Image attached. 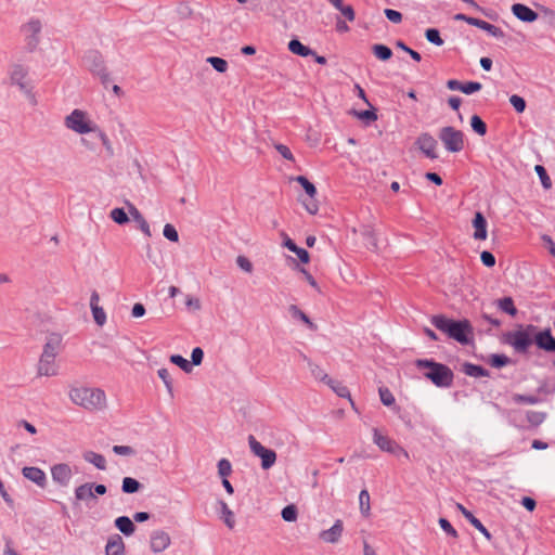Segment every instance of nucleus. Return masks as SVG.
<instances>
[{"label": "nucleus", "instance_id": "obj_13", "mask_svg": "<svg viewBox=\"0 0 555 555\" xmlns=\"http://www.w3.org/2000/svg\"><path fill=\"white\" fill-rule=\"evenodd\" d=\"M416 145L428 158L436 159L438 157L436 153L437 141L430 133L424 132L420 134Z\"/></svg>", "mask_w": 555, "mask_h": 555}, {"label": "nucleus", "instance_id": "obj_50", "mask_svg": "<svg viewBox=\"0 0 555 555\" xmlns=\"http://www.w3.org/2000/svg\"><path fill=\"white\" fill-rule=\"evenodd\" d=\"M297 507L293 504L285 506L282 512L281 516L285 521L292 522L297 519Z\"/></svg>", "mask_w": 555, "mask_h": 555}, {"label": "nucleus", "instance_id": "obj_30", "mask_svg": "<svg viewBox=\"0 0 555 555\" xmlns=\"http://www.w3.org/2000/svg\"><path fill=\"white\" fill-rule=\"evenodd\" d=\"M82 457L86 462L93 464L98 469L104 470L106 468V460L100 453L86 451Z\"/></svg>", "mask_w": 555, "mask_h": 555}, {"label": "nucleus", "instance_id": "obj_43", "mask_svg": "<svg viewBox=\"0 0 555 555\" xmlns=\"http://www.w3.org/2000/svg\"><path fill=\"white\" fill-rule=\"evenodd\" d=\"M326 384L333 389V391L338 397H341V398H349L350 397L349 389L345 385H343L341 383L331 378V379H328V382Z\"/></svg>", "mask_w": 555, "mask_h": 555}, {"label": "nucleus", "instance_id": "obj_15", "mask_svg": "<svg viewBox=\"0 0 555 555\" xmlns=\"http://www.w3.org/2000/svg\"><path fill=\"white\" fill-rule=\"evenodd\" d=\"M75 500L76 502H82L86 505H91V503H95L98 501V496L93 491V482H86L78 486L75 489Z\"/></svg>", "mask_w": 555, "mask_h": 555}, {"label": "nucleus", "instance_id": "obj_57", "mask_svg": "<svg viewBox=\"0 0 555 555\" xmlns=\"http://www.w3.org/2000/svg\"><path fill=\"white\" fill-rule=\"evenodd\" d=\"M163 234L170 242H178L179 241L178 231L170 223L165 224L164 230H163Z\"/></svg>", "mask_w": 555, "mask_h": 555}, {"label": "nucleus", "instance_id": "obj_33", "mask_svg": "<svg viewBox=\"0 0 555 555\" xmlns=\"http://www.w3.org/2000/svg\"><path fill=\"white\" fill-rule=\"evenodd\" d=\"M288 311L292 318L302 321L311 331H317V325L310 320V318L300 310L296 305H291Z\"/></svg>", "mask_w": 555, "mask_h": 555}, {"label": "nucleus", "instance_id": "obj_3", "mask_svg": "<svg viewBox=\"0 0 555 555\" xmlns=\"http://www.w3.org/2000/svg\"><path fill=\"white\" fill-rule=\"evenodd\" d=\"M415 365L420 370L426 369L424 376L437 387H450L453 383L452 370L442 363L429 359H418L415 361Z\"/></svg>", "mask_w": 555, "mask_h": 555}, {"label": "nucleus", "instance_id": "obj_7", "mask_svg": "<svg viewBox=\"0 0 555 555\" xmlns=\"http://www.w3.org/2000/svg\"><path fill=\"white\" fill-rule=\"evenodd\" d=\"M83 62L90 72H92L101 78L104 85H106L109 81V75L106 70L103 56L99 51H88L83 57Z\"/></svg>", "mask_w": 555, "mask_h": 555}, {"label": "nucleus", "instance_id": "obj_26", "mask_svg": "<svg viewBox=\"0 0 555 555\" xmlns=\"http://www.w3.org/2000/svg\"><path fill=\"white\" fill-rule=\"evenodd\" d=\"M473 227L475 228L474 238L482 241L487 238V220L485 216L477 211L473 219Z\"/></svg>", "mask_w": 555, "mask_h": 555}, {"label": "nucleus", "instance_id": "obj_23", "mask_svg": "<svg viewBox=\"0 0 555 555\" xmlns=\"http://www.w3.org/2000/svg\"><path fill=\"white\" fill-rule=\"evenodd\" d=\"M105 554L106 555H126L125 554V542L119 534L114 533L108 537L107 543L105 545Z\"/></svg>", "mask_w": 555, "mask_h": 555}, {"label": "nucleus", "instance_id": "obj_16", "mask_svg": "<svg viewBox=\"0 0 555 555\" xmlns=\"http://www.w3.org/2000/svg\"><path fill=\"white\" fill-rule=\"evenodd\" d=\"M170 542L169 534L164 530H155L151 534L150 545L154 553L165 551L170 545Z\"/></svg>", "mask_w": 555, "mask_h": 555}, {"label": "nucleus", "instance_id": "obj_54", "mask_svg": "<svg viewBox=\"0 0 555 555\" xmlns=\"http://www.w3.org/2000/svg\"><path fill=\"white\" fill-rule=\"evenodd\" d=\"M353 115L366 122H372L377 119V114L374 109H366L361 112L353 111Z\"/></svg>", "mask_w": 555, "mask_h": 555}, {"label": "nucleus", "instance_id": "obj_49", "mask_svg": "<svg viewBox=\"0 0 555 555\" xmlns=\"http://www.w3.org/2000/svg\"><path fill=\"white\" fill-rule=\"evenodd\" d=\"M170 362L178 365L185 373H190L192 371V364L180 354H172L170 357Z\"/></svg>", "mask_w": 555, "mask_h": 555}, {"label": "nucleus", "instance_id": "obj_21", "mask_svg": "<svg viewBox=\"0 0 555 555\" xmlns=\"http://www.w3.org/2000/svg\"><path fill=\"white\" fill-rule=\"evenodd\" d=\"M62 345V336L60 334H51L48 336L46 344L43 345L42 356H50L55 358L60 353Z\"/></svg>", "mask_w": 555, "mask_h": 555}, {"label": "nucleus", "instance_id": "obj_35", "mask_svg": "<svg viewBox=\"0 0 555 555\" xmlns=\"http://www.w3.org/2000/svg\"><path fill=\"white\" fill-rule=\"evenodd\" d=\"M496 305L500 310L512 317H515L517 314V309L514 305V300L512 297H503L496 300Z\"/></svg>", "mask_w": 555, "mask_h": 555}, {"label": "nucleus", "instance_id": "obj_61", "mask_svg": "<svg viewBox=\"0 0 555 555\" xmlns=\"http://www.w3.org/2000/svg\"><path fill=\"white\" fill-rule=\"evenodd\" d=\"M203 358H204L203 349L199 347L194 348L191 353V361H192L191 364L199 365L203 362Z\"/></svg>", "mask_w": 555, "mask_h": 555}, {"label": "nucleus", "instance_id": "obj_41", "mask_svg": "<svg viewBox=\"0 0 555 555\" xmlns=\"http://www.w3.org/2000/svg\"><path fill=\"white\" fill-rule=\"evenodd\" d=\"M157 375L164 382L169 396L173 397V382L169 371L165 367H162L157 371Z\"/></svg>", "mask_w": 555, "mask_h": 555}, {"label": "nucleus", "instance_id": "obj_44", "mask_svg": "<svg viewBox=\"0 0 555 555\" xmlns=\"http://www.w3.org/2000/svg\"><path fill=\"white\" fill-rule=\"evenodd\" d=\"M470 127L479 135L487 133V125L478 115H474L470 118Z\"/></svg>", "mask_w": 555, "mask_h": 555}, {"label": "nucleus", "instance_id": "obj_28", "mask_svg": "<svg viewBox=\"0 0 555 555\" xmlns=\"http://www.w3.org/2000/svg\"><path fill=\"white\" fill-rule=\"evenodd\" d=\"M115 527L125 535L129 537L134 533L135 525L128 516H119L114 521Z\"/></svg>", "mask_w": 555, "mask_h": 555}, {"label": "nucleus", "instance_id": "obj_55", "mask_svg": "<svg viewBox=\"0 0 555 555\" xmlns=\"http://www.w3.org/2000/svg\"><path fill=\"white\" fill-rule=\"evenodd\" d=\"M535 171L541 180V183L543 185V188L545 189H550L551 185H552V182H551V179L545 170V168L541 165H537L535 166Z\"/></svg>", "mask_w": 555, "mask_h": 555}, {"label": "nucleus", "instance_id": "obj_31", "mask_svg": "<svg viewBox=\"0 0 555 555\" xmlns=\"http://www.w3.org/2000/svg\"><path fill=\"white\" fill-rule=\"evenodd\" d=\"M288 49L292 53L300 55V56L315 55V52L313 50H311L309 47L302 44L297 39H292L288 42Z\"/></svg>", "mask_w": 555, "mask_h": 555}, {"label": "nucleus", "instance_id": "obj_8", "mask_svg": "<svg viewBox=\"0 0 555 555\" xmlns=\"http://www.w3.org/2000/svg\"><path fill=\"white\" fill-rule=\"evenodd\" d=\"M250 451L261 459V467L263 469L271 468L276 461V453L272 449L263 447L253 435L248 437Z\"/></svg>", "mask_w": 555, "mask_h": 555}, {"label": "nucleus", "instance_id": "obj_20", "mask_svg": "<svg viewBox=\"0 0 555 555\" xmlns=\"http://www.w3.org/2000/svg\"><path fill=\"white\" fill-rule=\"evenodd\" d=\"M534 343L540 349L547 352H555V337L552 336L550 330H543L534 334Z\"/></svg>", "mask_w": 555, "mask_h": 555}, {"label": "nucleus", "instance_id": "obj_18", "mask_svg": "<svg viewBox=\"0 0 555 555\" xmlns=\"http://www.w3.org/2000/svg\"><path fill=\"white\" fill-rule=\"evenodd\" d=\"M512 13L521 22L532 23L538 20L539 15L535 11L522 3L512 5Z\"/></svg>", "mask_w": 555, "mask_h": 555}, {"label": "nucleus", "instance_id": "obj_32", "mask_svg": "<svg viewBox=\"0 0 555 555\" xmlns=\"http://www.w3.org/2000/svg\"><path fill=\"white\" fill-rule=\"evenodd\" d=\"M462 371L466 375L472 376V377H485V376L490 375L489 371L486 370L483 366L477 365L474 363H469V362H466L463 364Z\"/></svg>", "mask_w": 555, "mask_h": 555}, {"label": "nucleus", "instance_id": "obj_58", "mask_svg": "<svg viewBox=\"0 0 555 555\" xmlns=\"http://www.w3.org/2000/svg\"><path fill=\"white\" fill-rule=\"evenodd\" d=\"M439 525L441 529L448 534L453 538H457V531L453 528V526L450 524V521L446 518H439Z\"/></svg>", "mask_w": 555, "mask_h": 555}, {"label": "nucleus", "instance_id": "obj_40", "mask_svg": "<svg viewBox=\"0 0 555 555\" xmlns=\"http://www.w3.org/2000/svg\"><path fill=\"white\" fill-rule=\"evenodd\" d=\"M360 512L363 516H369L371 511L370 493L366 489L360 491L359 494Z\"/></svg>", "mask_w": 555, "mask_h": 555}, {"label": "nucleus", "instance_id": "obj_2", "mask_svg": "<svg viewBox=\"0 0 555 555\" xmlns=\"http://www.w3.org/2000/svg\"><path fill=\"white\" fill-rule=\"evenodd\" d=\"M68 397L74 404L88 411H99L106 406V395L100 388L72 386Z\"/></svg>", "mask_w": 555, "mask_h": 555}, {"label": "nucleus", "instance_id": "obj_56", "mask_svg": "<svg viewBox=\"0 0 555 555\" xmlns=\"http://www.w3.org/2000/svg\"><path fill=\"white\" fill-rule=\"evenodd\" d=\"M509 103L513 105L517 113H522L526 109V101L524 98L513 94L509 98Z\"/></svg>", "mask_w": 555, "mask_h": 555}, {"label": "nucleus", "instance_id": "obj_25", "mask_svg": "<svg viewBox=\"0 0 555 555\" xmlns=\"http://www.w3.org/2000/svg\"><path fill=\"white\" fill-rule=\"evenodd\" d=\"M344 527L343 521L337 519L335 524L327 530H323L320 533V538L327 543H336L341 537Z\"/></svg>", "mask_w": 555, "mask_h": 555}, {"label": "nucleus", "instance_id": "obj_48", "mask_svg": "<svg viewBox=\"0 0 555 555\" xmlns=\"http://www.w3.org/2000/svg\"><path fill=\"white\" fill-rule=\"evenodd\" d=\"M207 63H209L218 73H225L228 69V62L218 56H209L207 59Z\"/></svg>", "mask_w": 555, "mask_h": 555}, {"label": "nucleus", "instance_id": "obj_5", "mask_svg": "<svg viewBox=\"0 0 555 555\" xmlns=\"http://www.w3.org/2000/svg\"><path fill=\"white\" fill-rule=\"evenodd\" d=\"M534 332L535 327L533 325H528L526 330L508 332L505 335V343L511 345L516 352L525 353L534 343Z\"/></svg>", "mask_w": 555, "mask_h": 555}, {"label": "nucleus", "instance_id": "obj_14", "mask_svg": "<svg viewBox=\"0 0 555 555\" xmlns=\"http://www.w3.org/2000/svg\"><path fill=\"white\" fill-rule=\"evenodd\" d=\"M51 475L53 481L62 487H67L70 482L73 472L68 464L61 463L51 468Z\"/></svg>", "mask_w": 555, "mask_h": 555}, {"label": "nucleus", "instance_id": "obj_38", "mask_svg": "<svg viewBox=\"0 0 555 555\" xmlns=\"http://www.w3.org/2000/svg\"><path fill=\"white\" fill-rule=\"evenodd\" d=\"M221 517L227 527L232 529L235 525L234 514L224 501H219Z\"/></svg>", "mask_w": 555, "mask_h": 555}, {"label": "nucleus", "instance_id": "obj_24", "mask_svg": "<svg viewBox=\"0 0 555 555\" xmlns=\"http://www.w3.org/2000/svg\"><path fill=\"white\" fill-rule=\"evenodd\" d=\"M23 476L28 480L35 482L37 486L43 488L47 483V476L42 469L35 466L24 467Z\"/></svg>", "mask_w": 555, "mask_h": 555}, {"label": "nucleus", "instance_id": "obj_17", "mask_svg": "<svg viewBox=\"0 0 555 555\" xmlns=\"http://www.w3.org/2000/svg\"><path fill=\"white\" fill-rule=\"evenodd\" d=\"M456 508L461 512V514L465 517V519L476 528L488 541L492 539V534L490 531L482 525V522L474 516V514L468 511L461 503H456Z\"/></svg>", "mask_w": 555, "mask_h": 555}, {"label": "nucleus", "instance_id": "obj_27", "mask_svg": "<svg viewBox=\"0 0 555 555\" xmlns=\"http://www.w3.org/2000/svg\"><path fill=\"white\" fill-rule=\"evenodd\" d=\"M128 210H129V215L131 216L133 221H135L139 224L140 230L146 236H151L152 234H151L150 225H149L147 221L145 220V218L143 217V215L138 210V208L134 205L128 203Z\"/></svg>", "mask_w": 555, "mask_h": 555}, {"label": "nucleus", "instance_id": "obj_29", "mask_svg": "<svg viewBox=\"0 0 555 555\" xmlns=\"http://www.w3.org/2000/svg\"><path fill=\"white\" fill-rule=\"evenodd\" d=\"M474 23H475V27L487 31L490 36H492L494 38L501 39L505 36L504 31L500 27H498L493 24H490L483 20L478 18L477 22H474Z\"/></svg>", "mask_w": 555, "mask_h": 555}, {"label": "nucleus", "instance_id": "obj_9", "mask_svg": "<svg viewBox=\"0 0 555 555\" xmlns=\"http://www.w3.org/2000/svg\"><path fill=\"white\" fill-rule=\"evenodd\" d=\"M373 441L384 452L396 455L402 454L403 456L409 457L408 452L402 447L388 436L382 435L377 428L373 429Z\"/></svg>", "mask_w": 555, "mask_h": 555}, {"label": "nucleus", "instance_id": "obj_46", "mask_svg": "<svg viewBox=\"0 0 555 555\" xmlns=\"http://www.w3.org/2000/svg\"><path fill=\"white\" fill-rule=\"evenodd\" d=\"M109 216L117 224H125L129 221V217L124 208L112 209Z\"/></svg>", "mask_w": 555, "mask_h": 555}, {"label": "nucleus", "instance_id": "obj_59", "mask_svg": "<svg viewBox=\"0 0 555 555\" xmlns=\"http://www.w3.org/2000/svg\"><path fill=\"white\" fill-rule=\"evenodd\" d=\"M384 14L390 22L395 24H399L402 22V14L399 11L392 9H385Z\"/></svg>", "mask_w": 555, "mask_h": 555}, {"label": "nucleus", "instance_id": "obj_45", "mask_svg": "<svg viewBox=\"0 0 555 555\" xmlns=\"http://www.w3.org/2000/svg\"><path fill=\"white\" fill-rule=\"evenodd\" d=\"M515 403L537 404L541 402V398L532 395H520L516 393L513 396Z\"/></svg>", "mask_w": 555, "mask_h": 555}, {"label": "nucleus", "instance_id": "obj_52", "mask_svg": "<svg viewBox=\"0 0 555 555\" xmlns=\"http://www.w3.org/2000/svg\"><path fill=\"white\" fill-rule=\"evenodd\" d=\"M511 362L509 358L505 354H491L489 363L496 369L503 367Z\"/></svg>", "mask_w": 555, "mask_h": 555}, {"label": "nucleus", "instance_id": "obj_51", "mask_svg": "<svg viewBox=\"0 0 555 555\" xmlns=\"http://www.w3.org/2000/svg\"><path fill=\"white\" fill-rule=\"evenodd\" d=\"M217 467H218V474L222 479L228 478V476H230V474L232 473V465H231L230 461L227 459H221L218 462Z\"/></svg>", "mask_w": 555, "mask_h": 555}, {"label": "nucleus", "instance_id": "obj_60", "mask_svg": "<svg viewBox=\"0 0 555 555\" xmlns=\"http://www.w3.org/2000/svg\"><path fill=\"white\" fill-rule=\"evenodd\" d=\"M236 264L247 273H250L253 271V263L245 256H238L236 258Z\"/></svg>", "mask_w": 555, "mask_h": 555}, {"label": "nucleus", "instance_id": "obj_42", "mask_svg": "<svg viewBox=\"0 0 555 555\" xmlns=\"http://www.w3.org/2000/svg\"><path fill=\"white\" fill-rule=\"evenodd\" d=\"M526 417L531 426L537 427L545 421L546 413L540 411H528Z\"/></svg>", "mask_w": 555, "mask_h": 555}, {"label": "nucleus", "instance_id": "obj_10", "mask_svg": "<svg viewBox=\"0 0 555 555\" xmlns=\"http://www.w3.org/2000/svg\"><path fill=\"white\" fill-rule=\"evenodd\" d=\"M41 29L42 24L38 18H31L23 26V30L26 34V47L29 51H34L38 47L40 42L39 35Z\"/></svg>", "mask_w": 555, "mask_h": 555}, {"label": "nucleus", "instance_id": "obj_62", "mask_svg": "<svg viewBox=\"0 0 555 555\" xmlns=\"http://www.w3.org/2000/svg\"><path fill=\"white\" fill-rule=\"evenodd\" d=\"M480 259H481V262L488 267V268H491L495 264V257L493 256L492 253L488 251V250H483L481 254H480Z\"/></svg>", "mask_w": 555, "mask_h": 555}, {"label": "nucleus", "instance_id": "obj_53", "mask_svg": "<svg viewBox=\"0 0 555 555\" xmlns=\"http://www.w3.org/2000/svg\"><path fill=\"white\" fill-rule=\"evenodd\" d=\"M378 392L380 401L384 405L390 406L395 403V397L388 388L382 387L379 388Z\"/></svg>", "mask_w": 555, "mask_h": 555}, {"label": "nucleus", "instance_id": "obj_34", "mask_svg": "<svg viewBox=\"0 0 555 555\" xmlns=\"http://www.w3.org/2000/svg\"><path fill=\"white\" fill-rule=\"evenodd\" d=\"M302 359L308 363L310 372L315 379L327 383L331 377L315 363H313L307 356L302 354Z\"/></svg>", "mask_w": 555, "mask_h": 555}, {"label": "nucleus", "instance_id": "obj_11", "mask_svg": "<svg viewBox=\"0 0 555 555\" xmlns=\"http://www.w3.org/2000/svg\"><path fill=\"white\" fill-rule=\"evenodd\" d=\"M27 69L22 65H14L10 79L12 85H16L22 92H24L31 101L33 104L36 103L35 95L31 93V89L27 86L25 79L27 77Z\"/></svg>", "mask_w": 555, "mask_h": 555}, {"label": "nucleus", "instance_id": "obj_63", "mask_svg": "<svg viewBox=\"0 0 555 555\" xmlns=\"http://www.w3.org/2000/svg\"><path fill=\"white\" fill-rule=\"evenodd\" d=\"M274 147L283 158H285L287 160H294L293 153L286 145L278 143L274 145Z\"/></svg>", "mask_w": 555, "mask_h": 555}, {"label": "nucleus", "instance_id": "obj_39", "mask_svg": "<svg viewBox=\"0 0 555 555\" xmlns=\"http://www.w3.org/2000/svg\"><path fill=\"white\" fill-rule=\"evenodd\" d=\"M374 55L380 61H388L392 56V51L385 44H374L372 47Z\"/></svg>", "mask_w": 555, "mask_h": 555}, {"label": "nucleus", "instance_id": "obj_1", "mask_svg": "<svg viewBox=\"0 0 555 555\" xmlns=\"http://www.w3.org/2000/svg\"><path fill=\"white\" fill-rule=\"evenodd\" d=\"M431 324L462 345H468L473 338V326L468 320H452L442 314L433 315Z\"/></svg>", "mask_w": 555, "mask_h": 555}, {"label": "nucleus", "instance_id": "obj_19", "mask_svg": "<svg viewBox=\"0 0 555 555\" xmlns=\"http://www.w3.org/2000/svg\"><path fill=\"white\" fill-rule=\"evenodd\" d=\"M447 87L450 90H459L465 94H473L477 91H480L482 88V85L477 81L461 82L456 79H450L447 81Z\"/></svg>", "mask_w": 555, "mask_h": 555}, {"label": "nucleus", "instance_id": "obj_12", "mask_svg": "<svg viewBox=\"0 0 555 555\" xmlns=\"http://www.w3.org/2000/svg\"><path fill=\"white\" fill-rule=\"evenodd\" d=\"M60 366L56 363L55 358H50V356H40L38 364H37V375L52 377L59 374Z\"/></svg>", "mask_w": 555, "mask_h": 555}, {"label": "nucleus", "instance_id": "obj_64", "mask_svg": "<svg viewBox=\"0 0 555 555\" xmlns=\"http://www.w3.org/2000/svg\"><path fill=\"white\" fill-rule=\"evenodd\" d=\"M347 21L349 22H352L354 21L356 18V14H354V10L351 5H343L339 10H338Z\"/></svg>", "mask_w": 555, "mask_h": 555}, {"label": "nucleus", "instance_id": "obj_47", "mask_svg": "<svg viewBox=\"0 0 555 555\" xmlns=\"http://www.w3.org/2000/svg\"><path fill=\"white\" fill-rule=\"evenodd\" d=\"M425 37L430 43H433L437 47H441L443 44V40H442L440 33L437 28L426 29Z\"/></svg>", "mask_w": 555, "mask_h": 555}, {"label": "nucleus", "instance_id": "obj_6", "mask_svg": "<svg viewBox=\"0 0 555 555\" xmlns=\"http://www.w3.org/2000/svg\"><path fill=\"white\" fill-rule=\"evenodd\" d=\"M438 138L450 153H459L464 149V133L452 126L442 127Z\"/></svg>", "mask_w": 555, "mask_h": 555}, {"label": "nucleus", "instance_id": "obj_22", "mask_svg": "<svg viewBox=\"0 0 555 555\" xmlns=\"http://www.w3.org/2000/svg\"><path fill=\"white\" fill-rule=\"evenodd\" d=\"M100 296L96 291L91 293L90 308L94 319V322L99 326H103L106 322V313L102 307L99 306Z\"/></svg>", "mask_w": 555, "mask_h": 555}, {"label": "nucleus", "instance_id": "obj_4", "mask_svg": "<svg viewBox=\"0 0 555 555\" xmlns=\"http://www.w3.org/2000/svg\"><path fill=\"white\" fill-rule=\"evenodd\" d=\"M64 125L67 129L79 134H94L99 129V126L88 117L87 113L78 108L65 117Z\"/></svg>", "mask_w": 555, "mask_h": 555}, {"label": "nucleus", "instance_id": "obj_36", "mask_svg": "<svg viewBox=\"0 0 555 555\" xmlns=\"http://www.w3.org/2000/svg\"><path fill=\"white\" fill-rule=\"evenodd\" d=\"M142 488V485L132 477H125L122 479L121 490L124 493L132 494L138 492Z\"/></svg>", "mask_w": 555, "mask_h": 555}, {"label": "nucleus", "instance_id": "obj_37", "mask_svg": "<svg viewBox=\"0 0 555 555\" xmlns=\"http://www.w3.org/2000/svg\"><path fill=\"white\" fill-rule=\"evenodd\" d=\"M362 236H363L364 243L369 249L377 250V248H378L377 237H376L375 231L371 227H367L364 229V231L362 232Z\"/></svg>", "mask_w": 555, "mask_h": 555}]
</instances>
